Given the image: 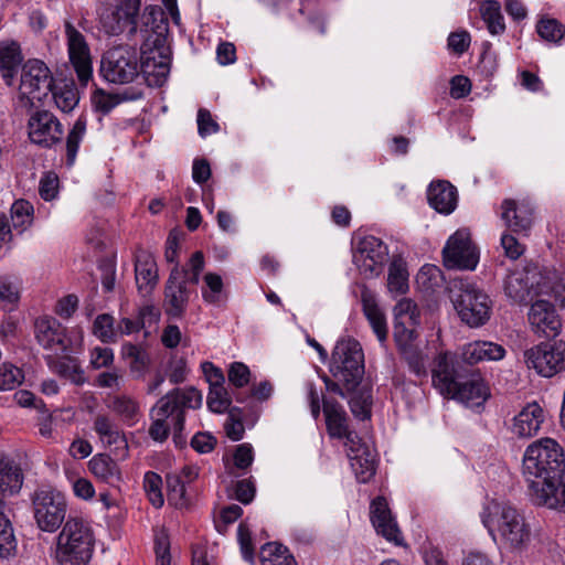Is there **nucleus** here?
I'll use <instances>...</instances> for the list:
<instances>
[{"label": "nucleus", "mask_w": 565, "mask_h": 565, "mask_svg": "<svg viewBox=\"0 0 565 565\" xmlns=\"http://www.w3.org/2000/svg\"><path fill=\"white\" fill-rule=\"evenodd\" d=\"M532 329L547 338H554L561 329V319L554 306L546 299H537L527 313Z\"/></svg>", "instance_id": "f3484780"}, {"label": "nucleus", "mask_w": 565, "mask_h": 565, "mask_svg": "<svg viewBox=\"0 0 565 565\" xmlns=\"http://www.w3.org/2000/svg\"><path fill=\"white\" fill-rule=\"evenodd\" d=\"M24 376L22 371L10 364L3 363L0 365V390L9 391L15 388L23 381Z\"/></svg>", "instance_id": "603ef678"}, {"label": "nucleus", "mask_w": 565, "mask_h": 565, "mask_svg": "<svg viewBox=\"0 0 565 565\" xmlns=\"http://www.w3.org/2000/svg\"><path fill=\"white\" fill-rule=\"evenodd\" d=\"M23 476L21 469L8 458L0 459V490L9 494L19 492Z\"/></svg>", "instance_id": "72a5a7b5"}, {"label": "nucleus", "mask_w": 565, "mask_h": 565, "mask_svg": "<svg viewBox=\"0 0 565 565\" xmlns=\"http://www.w3.org/2000/svg\"><path fill=\"white\" fill-rule=\"evenodd\" d=\"M188 266L189 268L180 269V271L182 273V279L186 280V285H196L200 279V274L204 268L203 253L200 250L195 252L191 256Z\"/></svg>", "instance_id": "bf43d9fd"}, {"label": "nucleus", "mask_w": 565, "mask_h": 565, "mask_svg": "<svg viewBox=\"0 0 565 565\" xmlns=\"http://www.w3.org/2000/svg\"><path fill=\"white\" fill-rule=\"evenodd\" d=\"M505 350L495 343L476 341L463 347L460 356L455 355L463 367L472 366L481 361H498L504 356Z\"/></svg>", "instance_id": "b1692460"}, {"label": "nucleus", "mask_w": 565, "mask_h": 565, "mask_svg": "<svg viewBox=\"0 0 565 565\" xmlns=\"http://www.w3.org/2000/svg\"><path fill=\"white\" fill-rule=\"evenodd\" d=\"M173 394L178 399L180 411L184 413L185 408H199L202 404V394L193 386L181 390H173Z\"/></svg>", "instance_id": "4d7b16f0"}, {"label": "nucleus", "mask_w": 565, "mask_h": 565, "mask_svg": "<svg viewBox=\"0 0 565 565\" xmlns=\"http://www.w3.org/2000/svg\"><path fill=\"white\" fill-rule=\"evenodd\" d=\"M249 369L242 362H234L228 370V381L235 387H243L249 382Z\"/></svg>", "instance_id": "0e129e2a"}, {"label": "nucleus", "mask_w": 565, "mask_h": 565, "mask_svg": "<svg viewBox=\"0 0 565 565\" xmlns=\"http://www.w3.org/2000/svg\"><path fill=\"white\" fill-rule=\"evenodd\" d=\"M137 318L141 329L151 328L159 321L160 310L153 305H146L139 309Z\"/></svg>", "instance_id": "774afa93"}, {"label": "nucleus", "mask_w": 565, "mask_h": 565, "mask_svg": "<svg viewBox=\"0 0 565 565\" xmlns=\"http://www.w3.org/2000/svg\"><path fill=\"white\" fill-rule=\"evenodd\" d=\"M388 255L387 246L375 236L361 238L353 249V262L364 278L377 277Z\"/></svg>", "instance_id": "f8f14e48"}, {"label": "nucleus", "mask_w": 565, "mask_h": 565, "mask_svg": "<svg viewBox=\"0 0 565 565\" xmlns=\"http://www.w3.org/2000/svg\"><path fill=\"white\" fill-rule=\"evenodd\" d=\"M431 380L434 387L445 398L456 399L468 407L482 405L489 390L481 375L449 352L439 353L433 363Z\"/></svg>", "instance_id": "f257e3e1"}, {"label": "nucleus", "mask_w": 565, "mask_h": 565, "mask_svg": "<svg viewBox=\"0 0 565 565\" xmlns=\"http://www.w3.org/2000/svg\"><path fill=\"white\" fill-rule=\"evenodd\" d=\"M481 17L486 22L488 30L491 34H499L504 32V19L501 13V6L495 0H487L480 8Z\"/></svg>", "instance_id": "58836bf2"}, {"label": "nucleus", "mask_w": 565, "mask_h": 565, "mask_svg": "<svg viewBox=\"0 0 565 565\" xmlns=\"http://www.w3.org/2000/svg\"><path fill=\"white\" fill-rule=\"evenodd\" d=\"M323 413L328 433L334 438H345V443L351 439H358V435L349 430L348 416L342 405L334 399H322Z\"/></svg>", "instance_id": "4be33fe9"}, {"label": "nucleus", "mask_w": 565, "mask_h": 565, "mask_svg": "<svg viewBox=\"0 0 565 565\" xmlns=\"http://www.w3.org/2000/svg\"><path fill=\"white\" fill-rule=\"evenodd\" d=\"M190 291L186 287V280L182 279V273L175 265L166 282L164 288V309L166 313L173 318L182 317L189 302Z\"/></svg>", "instance_id": "dca6fc26"}, {"label": "nucleus", "mask_w": 565, "mask_h": 565, "mask_svg": "<svg viewBox=\"0 0 565 565\" xmlns=\"http://www.w3.org/2000/svg\"><path fill=\"white\" fill-rule=\"evenodd\" d=\"M522 469L532 497L535 490L553 487L565 477L564 450L556 440L542 438L527 447Z\"/></svg>", "instance_id": "f03ea898"}, {"label": "nucleus", "mask_w": 565, "mask_h": 565, "mask_svg": "<svg viewBox=\"0 0 565 565\" xmlns=\"http://www.w3.org/2000/svg\"><path fill=\"white\" fill-rule=\"evenodd\" d=\"M108 407L125 420H134L138 414V404L127 396H115Z\"/></svg>", "instance_id": "3c124183"}, {"label": "nucleus", "mask_w": 565, "mask_h": 565, "mask_svg": "<svg viewBox=\"0 0 565 565\" xmlns=\"http://www.w3.org/2000/svg\"><path fill=\"white\" fill-rule=\"evenodd\" d=\"M47 363L54 372L64 377L74 380L75 375L79 373V366L76 361L68 356L61 360H54L52 356H49Z\"/></svg>", "instance_id": "052dcab7"}, {"label": "nucleus", "mask_w": 565, "mask_h": 565, "mask_svg": "<svg viewBox=\"0 0 565 565\" xmlns=\"http://www.w3.org/2000/svg\"><path fill=\"white\" fill-rule=\"evenodd\" d=\"M428 201L437 212L449 214L457 205V190L448 181L431 183L428 189Z\"/></svg>", "instance_id": "c85d7f7f"}, {"label": "nucleus", "mask_w": 565, "mask_h": 565, "mask_svg": "<svg viewBox=\"0 0 565 565\" xmlns=\"http://www.w3.org/2000/svg\"><path fill=\"white\" fill-rule=\"evenodd\" d=\"M28 128L30 140L44 148L60 143L63 137L62 124L49 110H38L32 114Z\"/></svg>", "instance_id": "2eb2a0df"}, {"label": "nucleus", "mask_w": 565, "mask_h": 565, "mask_svg": "<svg viewBox=\"0 0 565 565\" xmlns=\"http://www.w3.org/2000/svg\"><path fill=\"white\" fill-rule=\"evenodd\" d=\"M331 376H321L326 388L343 398L354 392L364 376V354L361 344L354 339L337 342L329 363Z\"/></svg>", "instance_id": "7ed1b4c3"}, {"label": "nucleus", "mask_w": 565, "mask_h": 565, "mask_svg": "<svg viewBox=\"0 0 565 565\" xmlns=\"http://www.w3.org/2000/svg\"><path fill=\"white\" fill-rule=\"evenodd\" d=\"M86 126L85 117L81 116L66 137V161L68 166H72L75 161L79 142L86 132Z\"/></svg>", "instance_id": "37998d69"}, {"label": "nucleus", "mask_w": 565, "mask_h": 565, "mask_svg": "<svg viewBox=\"0 0 565 565\" xmlns=\"http://www.w3.org/2000/svg\"><path fill=\"white\" fill-rule=\"evenodd\" d=\"M54 103L63 113L72 111L78 104L79 95L74 82H62L54 84L51 90Z\"/></svg>", "instance_id": "c9c22d12"}, {"label": "nucleus", "mask_w": 565, "mask_h": 565, "mask_svg": "<svg viewBox=\"0 0 565 565\" xmlns=\"http://www.w3.org/2000/svg\"><path fill=\"white\" fill-rule=\"evenodd\" d=\"M93 332L105 343L116 342L117 340V328H114V318L108 313L97 316Z\"/></svg>", "instance_id": "de8ad7c7"}, {"label": "nucleus", "mask_w": 565, "mask_h": 565, "mask_svg": "<svg viewBox=\"0 0 565 565\" xmlns=\"http://www.w3.org/2000/svg\"><path fill=\"white\" fill-rule=\"evenodd\" d=\"M141 96V93L128 94L127 92L121 94H106L99 90L95 96L96 107L103 113L110 111L114 107L125 100H134Z\"/></svg>", "instance_id": "49530a36"}, {"label": "nucleus", "mask_w": 565, "mask_h": 565, "mask_svg": "<svg viewBox=\"0 0 565 565\" xmlns=\"http://www.w3.org/2000/svg\"><path fill=\"white\" fill-rule=\"evenodd\" d=\"M504 292L518 305H526L533 300L531 288L522 273H511L504 281Z\"/></svg>", "instance_id": "2f4dec72"}, {"label": "nucleus", "mask_w": 565, "mask_h": 565, "mask_svg": "<svg viewBox=\"0 0 565 565\" xmlns=\"http://www.w3.org/2000/svg\"><path fill=\"white\" fill-rule=\"evenodd\" d=\"M371 521L377 532L387 541L403 545V536L392 516L387 501L383 497L375 498L371 503Z\"/></svg>", "instance_id": "6ab92c4d"}, {"label": "nucleus", "mask_w": 565, "mask_h": 565, "mask_svg": "<svg viewBox=\"0 0 565 565\" xmlns=\"http://www.w3.org/2000/svg\"><path fill=\"white\" fill-rule=\"evenodd\" d=\"M90 471L108 483L120 480V470L116 461L108 455L99 454L89 461Z\"/></svg>", "instance_id": "f704fd0d"}, {"label": "nucleus", "mask_w": 565, "mask_h": 565, "mask_svg": "<svg viewBox=\"0 0 565 565\" xmlns=\"http://www.w3.org/2000/svg\"><path fill=\"white\" fill-rule=\"evenodd\" d=\"M226 435L230 439L237 441L244 436L245 428L242 422V411L238 407H232L228 409V417L224 424Z\"/></svg>", "instance_id": "5fc2aeb1"}, {"label": "nucleus", "mask_w": 565, "mask_h": 565, "mask_svg": "<svg viewBox=\"0 0 565 565\" xmlns=\"http://www.w3.org/2000/svg\"><path fill=\"white\" fill-rule=\"evenodd\" d=\"M529 369H534L540 375L551 377L565 371V341L545 342L524 352Z\"/></svg>", "instance_id": "9b49d317"}, {"label": "nucleus", "mask_w": 565, "mask_h": 565, "mask_svg": "<svg viewBox=\"0 0 565 565\" xmlns=\"http://www.w3.org/2000/svg\"><path fill=\"white\" fill-rule=\"evenodd\" d=\"M349 396L352 414L362 420L370 418L372 406L371 390L367 387L355 388L353 393L347 395V397Z\"/></svg>", "instance_id": "a19ab883"}, {"label": "nucleus", "mask_w": 565, "mask_h": 565, "mask_svg": "<svg viewBox=\"0 0 565 565\" xmlns=\"http://www.w3.org/2000/svg\"><path fill=\"white\" fill-rule=\"evenodd\" d=\"M31 502L38 527L49 533L57 531L67 512L64 495L53 489H38L32 494Z\"/></svg>", "instance_id": "9d476101"}, {"label": "nucleus", "mask_w": 565, "mask_h": 565, "mask_svg": "<svg viewBox=\"0 0 565 565\" xmlns=\"http://www.w3.org/2000/svg\"><path fill=\"white\" fill-rule=\"evenodd\" d=\"M166 481L169 502L178 508L185 507L188 501L185 499V483L184 480H182V476L168 473Z\"/></svg>", "instance_id": "c03bdc74"}, {"label": "nucleus", "mask_w": 565, "mask_h": 565, "mask_svg": "<svg viewBox=\"0 0 565 565\" xmlns=\"http://www.w3.org/2000/svg\"><path fill=\"white\" fill-rule=\"evenodd\" d=\"M35 339L44 349L55 353L67 351L66 328L53 317H41L34 323Z\"/></svg>", "instance_id": "a211bd4d"}, {"label": "nucleus", "mask_w": 565, "mask_h": 565, "mask_svg": "<svg viewBox=\"0 0 565 565\" xmlns=\"http://www.w3.org/2000/svg\"><path fill=\"white\" fill-rule=\"evenodd\" d=\"M402 355L412 372L418 376L427 375V358L417 345L405 343L402 347Z\"/></svg>", "instance_id": "79ce46f5"}, {"label": "nucleus", "mask_w": 565, "mask_h": 565, "mask_svg": "<svg viewBox=\"0 0 565 565\" xmlns=\"http://www.w3.org/2000/svg\"><path fill=\"white\" fill-rule=\"evenodd\" d=\"M361 291L363 312L369 320L374 333L381 342L387 338V324L385 315L379 308L374 292L365 285H358Z\"/></svg>", "instance_id": "bb28decb"}, {"label": "nucleus", "mask_w": 565, "mask_h": 565, "mask_svg": "<svg viewBox=\"0 0 565 565\" xmlns=\"http://www.w3.org/2000/svg\"><path fill=\"white\" fill-rule=\"evenodd\" d=\"M502 218L514 233L526 234L533 225V209L526 203L518 204L514 200H504L502 203Z\"/></svg>", "instance_id": "5701e85b"}, {"label": "nucleus", "mask_w": 565, "mask_h": 565, "mask_svg": "<svg viewBox=\"0 0 565 565\" xmlns=\"http://www.w3.org/2000/svg\"><path fill=\"white\" fill-rule=\"evenodd\" d=\"M54 78L47 65L38 58L28 60L21 68L19 103L26 110L35 107L49 96L54 87Z\"/></svg>", "instance_id": "6e6552de"}, {"label": "nucleus", "mask_w": 565, "mask_h": 565, "mask_svg": "<svg viewBox=\"0 0 565 565\" xmlns=\"http://www.w3.org/2000/svg\"><path fill=\"white\" fill-rule=\"evenodd\" d=\"M17 541L9 519L0 512V558H7L14 554Z\"/></svg>", "instance_id": "a18cd8bd"}, {"label": "nucleus", "mask_w": 565, "mask_h": 565, "mask_svg": "<svg viewBox=\"0 0 565 565\" xmlns=\"http://www.w3.org/2000/svg\"><path fill=\"white\" fill-rule=\"evenodd\" d=\"M387 288L390 292L402 295L408 290V271L406 263L396 257L388 267Z\"/></svg>", "instance_id": "e433bc0d"}, {"label": "nucleus", "mask_w": 565, "mask_h": 565, "mask_svg": "<svg viewBox=\"0 0 565 565\" xmlns=\"http://www.w3.org/2000/svg\"><path fill=\"white\" fill-rule=\"evenodd\" d=\"M543 409L536 403L526 405L513 419L512 431L522 438L535 435L543 423Z\"/></svg>", "instance_id": "cd10ccee"}, {"label": "nucleus", "mask_w": 565, "mask_h": 565, "mask_svg": "<svg viewBox=\"0 0 565 565\" xmlns=\"http://www.w3.org/2000/svg\"><path fill=\"white\" fill-rule=\"evenodd\" d=\"M537 505H544L550 509H557L565 512V477L561 482H555L553 487L540 488L531 497Z\"/></svg>", "instance_id": "7c9ffc66"}, {"label": "nucleus", "mask_w": 565, "mask_h": 565, "mask_svg": "<svg viewBox=\"0 0 565 565\" xmlns=\"http://www.w3.org/2000/svg\"><path fill=\"white\" fill-rule=\"evenodd\" d=\"M95 539L82 519L70 518L57 536L55 557L60 565H87L92 558Z\"/></svg>", "instance_id": "39448f33"}, {"label": "nucleus", "mask_w": 565, "mask_h": 565, "mask_svg": "<svg viewBox=\"0 0 565 565\" xmlns=\"http://www.w3.org/2000/svg\"><path fill=\"white\" fill-rule=\"evenodd\" d=\"M537 35H565V25L557 19L542 17L536 23Z\"/></svg>", "instance_id": "680f3d73"}, {"label": "nucleus", "mask_w": 565, "mask_h": 565, "mask_svg": "<svg viewBox=\"0 0 565 565\" xmlns=\"http://www.w3.org/2000/svg\"><path fill=\"white\" fill-rule=\"evenodd\" d=\"M395 320L404 324V319H408L409 323H417L419 311L417 305L409 298L401 299L394 307Z\"/></svg>", "instance_id": "13d9d810"}, {"label": "nucleus", "mask_w": 565, "mask_h": 565, "mask_svg": "<svg viewBox=\"0 0 565 565\" xmlns=\"http://www.w3.org/2000/svg\"><path fill=\"white\" fill-rule=\"evenodd\" d=\"M140 0H121L115 10L102 14L100 23L107 35H132L137 32Z\"/></svg>", "instance_id": "4468645a"}, {"label": "nucleus", "mask_w": 565, "mask_h": 565, "mask_svg": "<svg viewBox=\"0 0 565 565\" xmlns=\"http://www.w3.org/2000/svg\"><path fill=\"white\" fill-rule=\"evenodd\" d=\"M231 405V397L224 385H216L210 387L207 396V406L214 413H223L228 409Z\"/></svg>", "instance_id": "6e6d98bb"}, {"label": "nucleus", "mask_w": 565, "mask_h": 565, "mask_svg": "<svg viewBox=\"0 0 565 565\" xmlns=\"http://www.w3.org/2000/svg\"><path fill=\"white\" fill-rule=\"evenodd\" d=\"M24 56L20 43L14 40L0 41V74L8 86H12Z\"/></svg>", "instance_id": "393cba45"}, {"label": "nucleus", "mask_w": 565, "mask_h": 565, "mask_svg": "<svg viewBox=\"0 0 565 565\" xmlns=\"http://www.w3.org/2000/svg\"><path fill=\"white\" fill-rule=\"evenodd\" d=\"M537 294L553 298L559 306L565 307V275L548 271L536 282Z\"/></svg>", "instance_id": "473e14b6"}, {"label": "nucleus", "mask_w": 565, "mask_h": 565, "mask_svg": "<svg viewBox=\"0 0 565 565\" xmlns=\"http://www.w3.org/2000/svg\"><path fill=\"white\" fill-rule=\"evenodd\" d=\"M451 301L461 321L469 327L483 326L491 315L492 301L475 284L458 279L450 288Z\"/></svg>", "instance_id": "423d86ee"}, {"label": "nucleus", "mask_w": 565, "mask_h": 565, "mask_svg": "<svg viewBox=\"0 0 565 565\" xmlns=\"http://www.w3.org/2000/svg\"><path fill=\"white\" fill-rule=\"evenodd\" d=\"M100 74L113 84H129L141 75L139 54L134 45L120 44L104 53Z\"/></svg>", "instance_id": "1a4fd4ad"}, {"label": "nucleus", "mask_w": 565, "mask_h": 565, "mask_svg": "<svg viewBox=\"0 0 565 565\" xmlns=\"http://www.w3.org/2000/svg\"><path fill=\"white\" fill-rule=\"evenodd\" d=\"M482 522L491 534L499 532L513 551H523L531 541V529L525 518L508 503H490L482 514Z\"/></svg>", "instance_id": "20e7f679"}, {"label": "nucleus", "mask_w": 565, "mask_h": 565, "mask_svg": "<svg viewBox=\"0 0 565 565\" xmlns=\"http://www.w3.org/2000/svg\"><path fill=\"white\" fill-rule=\"evenodd\" d=\"M444 264L448 268L475 269L479 254L472 244L470 234L466 231H457L448 239L444 250Z\"/></svg>", "instance_id": "ddd939ff"}, {"label": "nucleus", "mask_w": 565, "mask_h": 565, "mask_svg": "<svg viewBox=\"0 0 565 565\" xmlns=\"http://www.w3.org/2000/svg\"><path fill=\"white\" fill-rule=\"evenodd\" d=\"M167 40L146 38L140 46V71L149 87H161L170 74L172 52Z\"/></svg>", "instance_id": "0eeeda50"}, {"label": "nucleus", "mask_w": 565, "mask_h": 565, "mask_svg": "<svg viewBox=\"0 0 565 565\" xmlns=\"http://www.w3.org/2000/svg\"><path fill=\"white\" fill-rule=\"evenodd\" d=\"M94 430L104 444L113 447V451L117 456L122 458L127 456L128 443L126 437L108 416L98 414L94 419Z\"/></svg>", "instance_id": "412c9836"}, {"label": "nucleus", "mask_w": 565, "mask_h": 565, "mask_svg": "<svg viewBox=\"0 0 565 565\" xmlns=\"http://www.w3.org/2000/svg\"><path fill=\"white\" fill-rule=\"evenodd\" d=\"M58 192V178L54 172L46 173L40 181L39 194L45 201L53 200Z\"/></svg>", "instance_id": "e2e57ef3"}, {"label": "nucleus", "mask_w": 565, "mask_h": 565, "mask_svg": "<svg viewBox=\"0 0 565 565\" xmlns=\"http://www.w3.org/2000/svg\"><path fill=\"white\" fill-rule=\"evenodd\" d=\"M259 559L262 565H297L288 550L276 542L266 543L262 546Z\"/></svg>", "instance_id": "4c0bfd02"}, {"label": "nucleus", "mask_w": 565, "mask_h": 565, "mask_svg": "<svg viewBox=\"0 0 565 565\" xmlns=\"http://www.w3.org/2000/svg\"><path fill=\"white\" fill-rule=\"evenodd\" d=\"M156 563L157 565H170V542L164 533L157 535L154 541Z\"/></svg>", "instance_id": "69168bd1"}, {"label": "nucleus", "mask_w": 565, "mask_h": 565, "mask_svg": "<svg viewBox=\"0 0 565 565\" xmlns=\"http://www.w3.org/2000/svg\"><path fill=\"white\" fill-rule=\"evenodd\" d=\"M143 484L151 504L154 508H161L164 502L163 495L161 493V477L156 472L149 471L145 476Z\"/></svg>", "instance_id": "8fccbe9b"}, {"label": "nucleus", "mask_w": 565, "mask_h": 565, "mask_svg": "<svg viewBox=\"0 0 565 565\" xmlns=\"http://www.w3.org/2000/svg\"><path fill=\"white\" fill-rule=\"evenodd\" d=\"M180 407L178 399L175 398L173 391L161 397L151 409L152 417H162L167 420L172 415H178Z\"/></svg>", "instance_id": "864d4df0"}, {"label": "nucleus", "mask_w": 565, "mask_h": 565, "mask_svg": "<svg viewBox=\"0 0 565 565\" xmlns=\"http://www.w3.org/2000/svg\"><path fill=\"white\" fill-rule=\"evenodd\" d=\"M33 205L25 200H18L11 207V220L14 227L25 228L32 222Z\"/></svg>", "instance_id": "09e8293b"}, {"label": "nucleus", "mask_w": 565, "mask_h": 565, "mask_svg": "<svg viewBox=\"0 0 565 565\" xmlns=\"http://www.w3.org/2000/svg\"><path fill=\"white\" fill-rule=\"evenodd\" d=\"M234 465L236 468L245 470L253 463L254 454L249 444H241L236 447L233 455Z\"/></svg>", "instance_id": "338daca9"}, {"label": "nucleus", "mask_w": 565, "mask_h": 565, "mask_svg": "<svg viewBox=\"0 0 565 565\" xmlns=\"http://www.w3.org/2000/svg\"><path fill=\"white\" fill-rule=\"evenodd\" d=\"M140 32L147 35H166L169 31L167 24L163 22V13L156 8H146L141 14Z\"/></svg>", "instance_id": "ea45409f"}, {"label": "nucleus", "mask_w": 565, "mask_h": 565, "mask_svg": "<svg viewBox=\"0 0 565 565\" xmlns=\"http://www.w3.org/2000/svg\"><path fill=\"white\" fill-rule=\"evenodd\" d=\"M136 282L139 290L149 292L153 289L158 281L156 263L148 253H141L137 256L136 265Z\"/></svg>", "instance_id": "c756f323"}, {"label": "nucleus", "mask_w": 565, "mask_h": 565, "mask_svg": "<svg viewBox=\"0 0 565 565\" xmlns=\"http://www.w3.org/2000/svg\"><path fill=\"white\" fill-rule=\"evenodd\" d=\"M347 455L351 461V467L354 470L356 478L360 482H367L375 473L374 457L369 450L367 446L361 443V439H351L345 443Z\"/></svg>", "instance_id": "aec40b11"}, {"label": "nucleus", "mask_w": 565, "mask_h": 565, "mask_svg": "<svg viewBox=\"0 0 565 565\" xmlns=\"http://www.w3.org/2000/svg\"><path fill=\"white\" fill-rule=\"evenodd\" d=\"M70 61L82 85L92 78L93 66L88 44L84 38H68Z\"/></svg>", "instance_id": "a878e982"}]
</instances>
